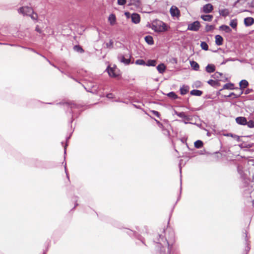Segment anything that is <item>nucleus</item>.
Segmentation results:
<instances>
[{
  "instance_id": "72a5a7b5",
  "label": "nucleus",
  "mask_w": 254,
  "mask_h": 254,
  "mask_svg": "<svg viewBox=\"0 0 254 254\" xmlns=\"http://www.w3.org/2000/svg\"><path fill=\"white\" fill-rule=\"evenodd\" d=\"M128 4L139 6L140 4V0H130V3Z\"/></svg>"
},
{
  "instance_id": "393cba45",
  "label": "nucleus",
  "mask_w": 254,
  "mask_h": 254,
  "mask_svg": "<svg viewBox=\"0 0 254 254\" xmlns=\"http://www.w3.org/2000/svg\"><path fill=\"white\" fill-rule=\"evenodd\" d=\"M201 18L205 21H211L212 20L213 16L212 15H202Z\"/></svg>"
},
{
  "instance_id": "680f3d73",
  "label": "nucleus",
  "mask_w": 254,
  "mask_h": 254,
  "mask_svg": "<svg viewBox=\"0 0 254 254\" xmlns=\"http://www.w3.org/2000/svg\"><path fill=\"white\" fill-rule=\"evenodd\" d=\"M158 126L160 128H162V129L164 128L163 125L161 123H160V125H158Z\"/></svg>"
},
{
  "instance_id": "4be33fe9",
  "label": "nucleus",
  "mask_w": 254,
  "mask_h": 254,
  "mask_svg": "<svg viewBox=\"0 0 254 254\" xmlns=\"http://www.w3.org/2000/svg\"><path fill=\"white\" fill-rule=\"evenodd\" d=\"M203 93V92L201 90L193 89L190 92V95L196 96H200Z\"/></svg>"
},
{
  "instance_id": "a19ab883",
  "label": "nucleus",
  "mask_w": 254,
  "mask_h": 254,
  "mask_svg": "<svg viewBox=\"0 0 254 254\" xmlns=\"http://www.w3.org/2000/svg\"><path fill=\"white\" fill-rule=\"evenodd\" d=\"M31 17V18L34 20H37L38 18V15L36 13H35L34 11L33 13H30V15H29Z\"/></svg>"
},
{
  "instance_id": "423d86ee",
  "label": "nucleus",
  "mask_w": 254,
  "mask_h": 254,
  "mask_svg": "<svg viewBox=\"0 0 254 254\" xmlns=\"http://www.w3.org/2000/svg\"><path fill=\"white\" fill-rule=\"evenodd\" d=\"M130 56L128 58H126L125 56L123 55H119L118 57V59L120 62L124 63L126 65H128L130 63Z\"/></svg>"
},
{
  "instance_id": "052dcab7",
  "label": "nucleus",
  "mask_w": 254,
  "mask_h": 254,
  "mask_svg": "<svg viewBox=\"0 0 254 254\" xmlns=\"http://www.w3.org/2000/svg\"><path fill=\"white\" fill-rule=\"evenodd\" d=\"M158 126L160 128H162V129L164 128L163 125L161 123H160V125H158Z\"/></svg>"
},
{
  "instance_id": "f257e3e1",
  "label": "nucleus",
  "mask_w": 254,
  "mask_h": 254,
  "mask_svg": "<svg viewBox=\"0 0 254 254\" xmlns=\"http://www.w3.org/2000/svg\"><path fill=\"white\" fill-rule=\"evenodd\" d=\"M154 242L157 244V247L160 249V254H171L172 244L170 245L168 240L164 238L162 234H158Z\"/></svg>"
},
{
  "instance_id": "e433bc0d",
  "label": "nucleus",
  "mask_w": 254,
  "mask_h": 254,
  "mask_svg": "<svg viewBox=\"0 0 254 254\" xmlns=\"http://www.w3.org/2000/svg\"><path fill=\"white\" fill-rule=\"evenodd\" d=\"M222 75V73L219 72H216L214 74L211 75V77L215 79H219Z\"/></svg>"
},
{
  "instance_id": "603ef678",
  "label": "nucleus",
  "mask_w": 254,
  "mask_h": 254,
  "mask_svg": "<svg viewBox=\"0 0 254 254\" xmlns=\"http://www.w3.org/2000/svg\"><path fill=\"white\" fill-rule=\"evenodd\" d=\"M35 30L39 33H42V30L40 28V27L38 25L36 27Z\"/></svg>"
},
{
  "instance_id": "7c9ffc66",
  "label": "nucleus",
  "mask_w": 254,
  "mask_h": 254,
  "mask_svg": "<svg viewBox=\"0 0 254 254\" xmlns=\"http://www.w3.org/2000/svg\"><path fill=\"white\" fill-rule=\"evenodd\" d=\"M91 86L87 87V92L94 93L97 91V88H96L94 90H92V88H96V86L93 84V83H91Z\"/></svg>"
},
{
  "instance_id": "58836bf2",
  "label": "nucleus",
  "mask_w": 254,
  "mask_h": 254,
  "mask_svg": "<svg viewBox=\"0 0 254 254\" xmlns=\"http://www.w3.org/2000/svg\"><path fill=\"white\" fill-rule=\"evenodd\" d=\"M136 64L141 65H145V62L142 59L137 60L135 62Z\"/></svg>"
},
{
  "instance_id": "4468645a",
  "label": "nucleus",
  "mask_w": 254,
  "mask_h": 254,
  "mask_svg": "<svg viewBox=\"0 0 254 254\" xmlns=\"http://www.w3.org/2000/svg\"><path fill=\"white\" fill-rule=\"evenodd\" d=\"M215 43L217 46H221L223 44V38L220 35H217L215 37Z\"/></svg>"
},
{
  "instance_id": "774afa93",
  "label": "nucleus",
  "mask_w": 254,
  "mask_h": 254,
  "mask_svg": "<svg viewBox=\"0 0 254 254\" xmlns=\"http://www.w3.org/2000/svg\"><path fill=\"white\" fill-rule=\"evenodd\" d=\"M180 112H178L177 111H176V110L174 111V113L175 114L177 115L178 116V113H179Z\"/></svg>"
},
{
  "instance_id": "cd10ccee",
  "label": "nucleus",
  "mask_w": 254,
  "mask_h": 254,
  "mask_svg": "<svg viewBox=\"0 0 254 254\" xmlns=\"http://www.w3.org/2000/svg\"><path fill=\"white\" fill-rule=\"evenodd\" d=\"M109 20L110 22V24L111 25H114L116 22V16L115 14H111L109 15Z\"/></svg>"
},
{
  "instance_id": "2f4dec72",
  "label": "nucleus",
  "mask_w": 254,
  "mask_h": 254,
  "mask_svg": "<svg viewBox=\"0 0 254 254\" xmlns=\"http://www.w3.org/2000/svg\"><path fill=\"white\" fill-rule=\"evenodd\" d=\"M230 25L233 28L236 29L237 26V20L236 19H232L230 22Z\"/></svg>"
},
{
  "instance_id": "13d9d810",
  "label": "nucleus",
  "mask_w": 254,
  "mask_h": 254,
  "mask_svg": "<svg viewBox=\"0 0 254 254\" xmlns=\"http://www.w3.org/2000/svg\"><path fill=\"white\" fill-rule=\"evenodd\" d=\"M127 233H128L129 235H131L133 232L131 230H128Z\"/></svg>"
},
{
  "instance_id": "0e129e2a",
  "label": "nucleus",
  "mask_w": 254,
  "mask_h": 254,
  "mask_svg": "<svg viewBox=\"0 0 254 254\" xmlns=\"http://www.w3.org/2000/svg\"><path fill=\"white\" fill-rule=\"evenodd\" d=\"M67 144H65V145L64 146V154H66V147L67 146Z\"/></svg>"
},
{
  "instance_id": "f03ea898",
  "label": "nucleus",
  "mask_w": 254,
  "mask_h": 254,
  "mask_svg": "<svg viewBox=\"0 0 254 254\" xmlns=\"http://www.w3.org/2000/svg\"><path fill=\"white\" fill-rule=\"evenodd\" d=\"M57 105H63L64 109L66 110V112H69L72 115L71 120L70 123L73 121L74 117H77L78 114L76 112V109H79L80 106L74 102H60L57 103Z\"/></svg>"
},
{
  "instance_id": "c756f323",
  "label": "nucleus",
  "mask_w": 254,
  "mask_h": 254,
  "mask_svg": "<svg viewBox=\"0 0 254 254\" xmlns=\"http://www.w3.org/2000/svg\"><path fill=\"white\" fill-rule=\"evenodd\" d=\"M203 145V142L200 140H197L194 142V146L196 148H200Z\"/></svg>"
},
{
  "instance_id": "a878e982",
  "label": "nucleus",
  "mask_w": 254,
  "mask_h": 254,
  "mask_svg": "<svg viewBox=\"0 0 254 254\" xmlns=\"http://www.w3.org/2000/svg\"><path fill=\"white\" fill-rule=\"evenodd\" d=\"M223 89H230V90H233L235 88L234 87V84L232 83H226L223 86ZM235 89H237L238 88H235Z\"/></svg>"
},
{
  "instance_id": "37998d69",
  "label": "nucleus",
  "mask_w": 254,
  "mask_h": 254,
  "mask_svg": "<svg viewBox=\"0 0 254 254\" xmlns=\"http://www.w3.org/2000/svg\"><path fill=\"white\" fill-rule=\"evenodd\" d=\"M214 28V26L211 25H206L205 26V30L206 32L210 31L212 30Z\"/></svg>"
},
{
  "instance_id": "7ed1b4c3",
  "label": "nucleus",
  "mask_w": 254,
  "mask_h": 254,
  "mask_svg": "<svg viewBox=\"0 0 254 254\" xmlns=\"http://www.w3.org/2000/svg\"><path fill=\"white\" fill-rule=\"evenodd\" d=\"M151 28L157 32H164L168 30L166 24L159 20L153 22L152 24Z\"/></svg>"
},
{
  "instance_id": "bf43d9fd",
  "label": "nucleus",
  "mask_w": 254,
  "mask_h": 254,
  "mask_svg": "<svg viewBox=\"0 0 254 254\" xmlns=\"http://www.w3.org/2000/svg\"><path fill=\"white\" fill-rule=\"evenodd\" d=\"M66 74V75H67L69 77H70V78H72V79H73L74 80H75V81H77V80H76L74 77H73L72 76H70V75H68V74Z\"/></svg>"
},
{
  "instance_id": "c85d7f7f",
  "label": "nucleus",
  "mask_w": 254,
  "mask_h": 254,
  "mask_svg": "<svg viewBox=\"0 0 254 254\" xmlns=\"http://www.w3.org/2000/svg\"><path fill=\"white\" fill-rule=\"evenodd\" d=\"M73 50L79 53H83L84 51L83 48L79 45H75L73 47Z\"/></svg>"
},
{
  "instance_id": "4c0bfd02",
  "label": "nucleus",
  "mask_w": 254,
  "mask_h": 254,
  "mask_svg": "<svg viewBox=\"0 0 254 254\" xmlns=\"http://www.w3.org/2000/svg\"><path fill=\"white\" fill-rule=\"evenodd\" d=\"M113 44H114V42L111 39L110 40V41L109 42L105 43L106 48H110V49H112L113 48Z\"/></svg>"
},
{
  "instance_id": "c03bdc74",
  "label": "nucleus",
  "mask_w": 254,
  "mask_h": 254,
  "mask_svg": "<svg viewBox=\"0 0 254 254\" xmlns=\"http://www.w3.org/2000/svg\"><path fill=\"white\" fill-rule=\"evenodd\" d=\"M126 0H118V4L120 5H124L126 3Z\"/></svg>"
},
{
  "instance_id": "49530a36",
  "label": "nucleus",
  "mask_w": 254,
  "mask_h": 254,
  "mask_svg": "<svg viewBox=\"0 0 254 254\" xmlns=\"http://www.w3.org/2000/svg\"><path fill=\"white\" fill-rule=\"evenodd\" d=\"M151 112L153 114V115H154V116H156L158 118H160V114L159 113V112L154 110H152Z\"/></svg>"
},
{
  "instance_id": "338daca9",
  "label": "nucleus",
  "mask_w": 254,
  "mask_h": 254,
  "mask_svg": "<svg viewBox=\"0 0 254 254\" xmlns=\"http://www.w3.org/2000/svg\"><path fill=\"white\" fill-rule=\"evenodd\" d=\"M138 239H139L142 242V243H144L143 239H142V238L140 236H139V238H138Z\"/></svg>"
},
{
  "instance_id": "6e6552de",
  "label": "nucleus",
  "mask_w": 254,
  "mask_h": 254,
  "mask_svg": "<svg viewBox=\"0 0 254 254\" xmlns=\"http://www.w3.org/2000/svg\"><path fill=\"white\" fill-rule=\"evenodd\" d=\"M178 117L182 119H184L185 120L184 121V123L185 124H188L189 123L187 121H190L192 119V118L190 116L186 115L185 113L183 112H180L179 113H178Z\"/></svg>"
},
{
  "instance_id": "4d7b16f0",
  "label": "nucleus",
  "mask_w": 254,
  "mask_h": 254,
  "mask_svg": "<svg viewBox=\"0 0 254 254\" xmlns=\"http://www.w3.org/2000/svg\"><path fill=\"white\" fill-rule=\"evenodd\" d=\"M252 146H253L252 144H250V143L247 144L245 145V147H247V148H251Z\"/></svg>"
},
{
  "instance_id": "9d476101",
  "label": "nucleus",
  "mask_w": 254,
  "mask_h": 254,
  "mask_svg": "<svg viewBox=\"0 0 254 254\" xmlns=\"http://www.w3.org/2000/svg\"><path fill=\"white\" fill-rule=\"evenodd\" d=\"M170 11L171 15L173 17L178 16L180 15V11L176 6H172L170 8Z\"/></svg>"
},
{
  "instance_id": "f704fd0d",
  "label": "nucleus",
  "mask_w": 254,
  "mask_h": 254,
  "mask_svg": "<svg viewBox=\"0 0 254 254\" xmlns=\"http://www.w3.org/2000/svg\"><path fill=\"white\" fill-rule=\"evenodd\" d=\"M200 47L202 50L207 51L208 50V46L205 42H201Z\"/></svg>"
},
{
  "instance_id": "3c124183",
  "label": "nucleus",
  "mask_w": 254,
  "mask_h": 254,
  "mask_svg": "<svg viewBox=\"0 0 254 254\" xmlns=\"http://www.w3.org/2000/svg\"><path fill=\"white\" fill-rule=\"evenodd\" d=\"M41 56H42L44 59H45L46 60V61H47L48 63H49V64H51L52 65H53V66H54L55 67H56V68H58V69H59V67H57L56 65H55L54 64H52V63H51V62H50V61H49L47 58H46L45 56H42V55Z\"/></svg>"
},
{
  "instance_id": "bb28decb",
  "label": "nucleus",
  "mask_w": 254,
  "mask_h": 254,
  "mask_svg": "<svg viewBox=\"0 0 254 254\" xmlns=\"http://www.w3.org/2000/svg\"><path fill=\"white\" fill-rule=\"evenodd\" d=\"M156 61L155 60H148L147 63H145V65L148 66H154L156 65Z\"/></svg>"
},
{
  "instance_id": "39448f33",
  "label": "nucleus",
  "mask_w": 254,
  "mask_h": 254,
  "mask_svg": "<svg viewBox=\"0 0 254 254\" xmlns=\"http://www.w3.org/2000/svg\"><path fill=\"white\" fill-rule=\"evenodd\" d=\"M200 27V24L199 22L198 21H195L188 25L187 30L193 31H198Z\"/></svg>"
},
{
  "instance_id": "2eb2a0df",
  "label": "nucleus",
  "mask_w": 254,
  "mask_h": 254,
  "mask_svg": "<svg viewBox=\"0 0 254 254\" xmlns=\"http://www.w3.org/2000/svg\"><path fill=\"white\" fill-rule=\"evenodd\" d=\"M166 69V66H165V64L163 63L160 64L158 65L157 66V69L159 73H163L165 72V70Z\"/></svg>"
},
{
  "instance_id": "20e7f679",
  "label": "nucleus",
  "mask_w": 254,
  "mask_h": 254,
  "mask_svg": "<svg viewBox=\"0 0 254 254\" xmlns=\"http://www.w3.org/2000/svg\"><path fill=\"white\" fill-rule=\"evenodd\" d=\"M18 12L23 16H29L33 12V9L29 6H22L18 9Z\"/></svg>"
},
{
  "instance_id": "a211bd4d",
  "label": "nucleus",
  "mask_w": 254,
  "mask_h": 254,
  "mask_svg": "<svg viewBox=\"0 0 254 254\" xmlns=\"http://www.w3.org/2000/svg\"><path fill=\"white\" fill-rule=\"evenodd\" d=\"M249 85V82L245 79L242 80L239 83L240 89L242 90Z\"/></svg>"
},
{
  "instance_id": "dca6fc26",
  "label": "nucleus",
  "mask_w": 254,
  "mask_h": 254,
  "mask_svg": "<svg viewBox=\"0 0 254 254\" xmlns=\"http://www.w3.org/2000/svg\"><path fill=\"white\" fill-rule=\"evenodd\" d=\"M189 90V86L183 85L182 87L180 88V94L182 95H186Z\"/></svg>"
},
{
  "instance_id": "473e14b6",
  "label": "nucleus",
  "mask_w": 254,
  "mask_h": 254,
  "mask_svg": "<svg viewBox=\"0 0 254 254\" xmlns=\"http://www.w3.org/2000/svg\"><path fill=\"white\" fill-rule=\"evenodd\" d=\"M208 84L210 85L211 86L213 87H216L217 86L219 83L217 81L214 80L213 79H210L207 81Z\"/></svg>"
},
{
  "instance_id": "a18cd8bd",
  "label": "nucleus",
  "mask_w": 254,
  "mask_h": 254,
  "mask_svg": "<svg viewBox=\"0 0 254 254\" xmlns=\"http://www.w3.org/2000/svg\"><path fill=\"white\" fill-rule=\"evenodd\" d=\"M253 91V90L252 89L248 88L246 90H245L244 91H243V93H244L246 95L249 94L251 93H252Z\"/></svg>"
},
{
  "instance_id": "5701e85b",
  "label": "nucleus",
  "mask_w": 254,
  "mask_h": 254,
  "mask_svg": "<svg viewBox=\"0 0 254 254\" xmlns=\"http://www.w3.org/2000/svg\"><path fill=\"white\" fill-rule=\"evenodd\" d=\"M144 39L145 42L150 45H152L154 44L153 39L151 36H146L144 38Z\"/></svg>"
},
{
  "instance_id": "e2e57ef3",
  "label": "nucleus",
  "mask_w": 254,
  "mask_h": 254,
  "mask_svg": "<svg viewBox=\"0 0 254 254\" xmlns=\"http://www.w3.org/2000/svg\"><path fill=\"white\" fill-rule=\"evenodd\" d=\"M200 82L199 81L196 82V87H198L200 85Z\"/></svg>"
},
{
  "instance_id": "c9c22d12",
  "label": "nucleus",
  "mask_w": 254,
  "mask_h": 254,
  "mask_svg": "<svg viewBox=\"0 0 254 254\" xmlns=\"http://www.w3.org/2000/svg\"><path fill=\"white\" fill-rule=\"evenodd\" d=\"M167 96L173 99H176L178 98V96L174 92H170L168 94Z\"/></svg>"
},
{
  "instance_id": "1a4fd4ad",
  "label": "nucleus",
  "mask_w": 254,
  "mask_h": 254,
  "mask_svg": "<svg viewBox=\"0 0 254 254\" xmlns=\"http://www.w3.org/2000/svg\"><path fill=\"white\" fill-rule=\"evenodd\" d=\"M203 11L205 13H209L211 12L213 9V6L211 3H207L203 6Z\"/></svg>"
},
{
  "instance_id": "6ab92c4d",
  "label": "nucleus",
  "mask_w": 254,
  "mask_h": 254,
  "mask_svg": "<svg viewBox=\"0 0 254 254\" xmlns=\"http://www.w3.org/2000/svg\"><path fill=\"white\" fill-rule=\"evenodd\" d=\"M190 64L191 67L194 70H195V71L199 70V65L197 62H196L194 61H190Z\"/></svg>"
},
{
  "instance_id": "de8ad7c7",
  "label": "nucleus",
  "mask_w": 254,
  "mask_h": 254,
  "mask_svg": "<svg viewBox=\"0 0 254 254\" xmlns=\"http://www.w3.org/2000/svg\"><path fill=\"white\" fill-rule=\"evenodd\" d=\"M42 162L41 161L39 160H36V166L37 167H42Z\"/></svg>"
},
{
  "instance_id": "ea45409f",
  "label": "nucleus",
  "mask_w": 254,
  "mask_h": 254,
  "mask_svg": "<svg viewBox=\"0 0 254 254\" xmlns=\"http://www.w3.org/2000/svg\"><path fill=\"white\" fill-rule=\"evenodd\" d=\"M246 125L250 128L254 127V121L250 120L249 121H247V124H246Z\"/></svg>"
},
{
  "instance_id": "b1692460",
  "label": "nucleus",
  "mask_w": 254,
  "mask_h": 254,
  "mask_svg": "<svg viewBox=\"0 0 254 254\" xmlns=\"http://www.w3.org/2000/svg\"><path fill=\"white\" fill-rule=\"evenodd\" d=\"M219 12L220 15L224 17L227 16L230 13L229 10L227 8L219 9Z\"/></svg>"
},
{
  "instance_id": "0eeeda50",
  "label": "nucleus",
  "mask_w": 254,
  "mask_h": 254,
  "mask_svg": "<svg viewBox=\"0 0 254 254\" xmlns=\"http://www.w3.org/2000/svg\"><path fill=\"white\" fill-rule=\"evenodd\" d=\"M236 123L240 125L245 126L247 124V118L245 117H238L236 118Z\"/></svg>"
},
{
  "instance_id": "69168bd1",
  "label": "nucleus",
  "mask_w": 254,
  "mask_h": 254,
  "mask_svg": "<svg viewBox=\"0 0 254 254\" xmlns=\"http://www.w3.org/2000/svg\"><path fill=\"white\" fill-rule=\"evenodd\" d=\"M171 236H172V239H173V238H174V233H173V232H172L171 233Z\"/></svg>"
},
{
  "instance_id": "8fccbe9b",
  "label": "nucleus",
  "mask_w": 254,
  "mask_h": 254,
  "mask_svg": "<svg viewBox=\"0 0 254 254\" xmlns=\"http://www.w3.org/2000/svg\"><path fill=\"white\" fill-rule=\"evenodd\" d=\"M246 246L245 248V251L246 252V254H248V252H249L250 250V247L249 246V245L248 242L246 243Z\"/></svg>"
},
{
  "instance_id": "6e6d98bb",
  "label": "nucleus",
  "mask_w": 254,
  "mask_h": 254,
  "mask_svg": "<svg viewBox=\"0 0 254 254\" xmlns=\"http://www.w3.org/2000/svg\"><path fill=\"white\" fill-rule=\"evenodd\" d=\"M64 170H65V173H66V177H67V179H69V176H68V175L67 174V169H66V163L65 164V165H64Z\"/></svg>"
},
{
  "instance_id": "ddd939ff",
  "label": "nucleus",
  "mask_w": 254,
  "mask_h": 254,
  "mask_svg": "<svg viewBox=\"0 0 254 254\" xmlns=\"http://www.w3.org/2000/svg\"><path fill=\"white\" fill-rule=\"evenodd\" d=\"M107 72L110 76L113 77H116L118 76V74H117L113 67H108L107 69Z\"/></svg>"
},
{
  "instance_id": "f3484780",
  "label": "nucleus",
  "mask_w": 254,
  "mask_h": 254,
  "mask_svg": "<svg viewBox=\"0 0 254 254\" xmlns=\"http://www.w3.org/2000/svg\"><path fill=\"white\" fill-rule=\"evenodd\" d=\"M205 70L208 73H212L215 70V66L213 64H208L205 67Z\"/></svg>"
},
{
  "instance_id": "79ce46f5",
  "label": "nucleus",
  "mask_w": 254,
  "mask_h": 254,
  "mask_svg": "<svg viewBox=\"0 0 254 254\" xmlns=\"http://www.w3.org/2000/svg\"><path fill=\"white\" fill-rule=\"evenodd\" d=\"M225 135L227 136H231V137L236 139L238 141H239V140L240 139V137H239V136L238 135H236V134H233L231 133H227Z\"/></svg>"
},
{
  "instance_id": "aec40b11",
  "label": "nucleus",
  "mask_w": 254,
  "mask_h": 254,
  "mask_svg": "<svg viewBox=\"0 0 254 254\" xmlns=\"http://www.w3.org/2000/svg\"><path fill=\"white\" fill-rule=\"evenodd\" d=\"M243 94V91L240 92V94H235L234 92L230 93L228 95H225L224 97L228 98L233 96V98L236 99L240 97Z\"/></svg>"
},
{
  "instance_id": "412c9836",
  "label": "nucleus",
  "mask_w": 254,
  "mask_h": 254,
  "mask_svg": "<svg viewBox=\"0 0 254 254\" xmlns=\"http://www.w3.org/2000/svg\"><path fill=\"white\" fill-rule=\"evenodd\" d=\"M219 30L224 31L225 32L229 33L231 32L232 30L229 26L226 25H222L219 27Z\"/></svg>"
},
{
  "instance_id": "864d4df0",
  "label": "nucleus",
  "mask_w": 254,
  "mask_h": 254,
  "mask_svg": "<svg viewBox=\"0 0 254 254\" xmlns=\"http://www.w3.org/2000/svg\"><path fill=\"white\" fill-rule=\"evenodd\" d=\"M106 97L109 99H112L114 97V95L112 93H110L106 95Z\"/></svg>"
},
{
  "instance_id": "09e8293b",
  "label": "nucleus",
  "mask_w": 254,
  "mask_h": 254,
  "mask_svg": "<svg viewBox=\"0 0 254 254\" xmlns=\"http://www.w3.org/2000/svg\"><path fill=\"white\" fill-rule=\"evenodd\" d=\"M24 49H28L29 50H30L32 52H33L40 56H42L41 54H40L39 53H38L37 52H36L34 49H32V48H27V47H22Z\"/></svg>"
},
{
  "instance_id": "5fc2aeb1",
  "label": "nucleus",
  "mask_w": 254,
  "mask_h": 254,
  "mask_svg": "<svg viewBox=\"0 0 254 254\" xmlns=\"http://www.w3.org/2000/svg\"><path fill=\"white\" fill-rule=\"evenodd\" d=\"M163 130L164 131V134L167 135H169L170 132H169V131L168 129L163 128Z\"/></svg>"
},
{
  "instance_id": "f8f14e48",
  "label": "nucleus",
  "mask_w": 254,
  "mask_h": 254,
  "mask_svg": "<svg viewBox=\"0 0 254 254\" xmlns=\"http://www.w3.org/2000/svg\"><path fill=\"white\" fill-rule=\"evenodd\" d=\"M131 17L132 22L135 24L138 23L140 21V15L136 13H133Z\"/></svg>"
},
{
  "instance_id": "9b49d317",
  "label": "nucleus",
  "mask_w": 254,
  "mask_h": 254,
  "mask_svg": "<svg viewBox=\"0 0 254 254\" xmlns=\"http://www.w3.org/2000/svg\"><path fill=\"white\" fill-rule=\"evenodd\" d=\"M244 24L246 26L249 27L254 23V18L251 17H248L244 19Z\"/></svg>"
}]
</instances>
